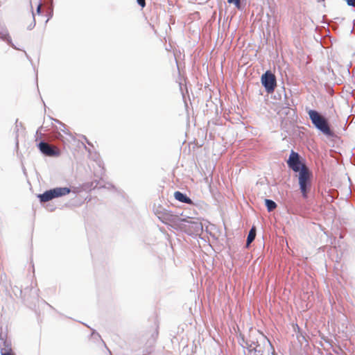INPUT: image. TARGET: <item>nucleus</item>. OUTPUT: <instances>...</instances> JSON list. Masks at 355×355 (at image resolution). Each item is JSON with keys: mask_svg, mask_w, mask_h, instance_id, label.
<instances>
[{"mask_svg": "<svg viewBox=\"0 0 355 355\" xmlns=\"http://www.w3.org/2000/svg\"><path fill=\"white\" fill-rule=\"evenodd\" d=\"M171 227L178 231L185 233L193 238L200 236L203 232V225L198 220L193 218H180L176 216L172 219Z\"/></svg>", "mask_w": 355, "mask_h": 355, "instance_id": "nucleus-1", "label": "nucleus"}, {"mask_svg": "<svg viewBox=\"0 0 355 355\" xmlns=\"http://www.w3.org/2000/svg\"><path fill=\"white\" fill-rule=\"evenodd\" d=\"M309 118L313 127L327 138H336L337 135L331 130L329 119L321 112L314 109L307 110Z\"/></svg>", "mask_w": 355, "mask_h": 355, "instance_id": "nucleus-2", "label": "nucleus"}, {"mask_svg": "<svg viewBox=\"0 0 355 355\" xmlns=\"http://www.w3.org/2000/svg\"><path fill=\"white\" fill-rule=\"evenodd\" d=\"M299 190L303 199H307L312 189L313 173L309 168H306L296 173Z\"/></svg>", "mask_w": 355, "mask_h": 355, "instance_id": "nucleus-3", "label": "nucleus"}, {"mask_svg": "<svg viewBox=\"0 0 355 355\" xmlns=\"http://www.w3.org/2000/svg\"><path fill=\"white\" fill-rule=\"evenodd\" d=\"M297 117H288V119L280 120V127L285 133V137H293L295 138H302L304 133L301 129H304L302 126H299L297 124Z\"/></svg>", "mask_w": 355, "mask_h": 355, "instance_id": "nucleus-4", "label": "nucleus"}, {"mask_svg": "<svg viewBox=\"0 0 355 355\" xmlns=\"http://www.w3.org/2000/svg\"><path fill=\"white\" fill-rule=\"evenodd\" d=\"M286 162L288 167L295 173L309 168L306 164V159L294 150H291Z\"/></svg>", "mask_w": 355, "mask_h": 355, "instance_id": "nucleus-5", "label": "nucleus"}, {"mask_svg": "<svg viewBox=\"0 0 355 355\" xmlns=\"http://www.w3.org/2000/svg\"><path fill=\"white\" fill-rule=\"evenodd\" d=\"M260 82L268 94H273L277 86V77L270 69L266 70L261 74Z\"/></svg>", "mask_w": 355, "mask_h": 355, "instance_id": "nucleus-6", "label": "nucleus"}, {"mask_svg": "<svg viewBox=\"0 0 355 355\" xmlns=\"http://www.w3.org/2000/svg\"><path fill=\"white\" fill-rule=\"evenodd\" d=\"M39 291L36 288L26 286L24 288V295L23 301L30 308H35L39 302Z\"/></svg>", "mask_w": 355, "mask_h": 355, "instance_id": "nucleus-7", "label": "nucleus"}, {"mask_svg": "<svg viewBox=\"0 0 355 355\" xmlns=\"http://www.w3.org/2000/svg\"><path fill=\"white\" fill-rule=\"evenodd\" d=\"M36 147L40 153L46 157H58L61 155V151L57 148L52 147L44 139H40L36 143Z\"/></svg>", "mask_w": 355, "mask_h": 355, "instance_id": "nucleus-8", "label": "nucleus"}, {"mask_svg": "<svg viewBox=\"0 0 355 355\" xmlns=\"http://www.w3.org/2000/svg\"><path fill=\"white\" fill-rule=\"evenodd\" d=\"M83 187L85 190H92V189H95L96 188H98V189L107 188L109 189H112L116 190L115 186L111 183H107V187H106L105 185H102L101 184V180H94L90 182L85 183L83 184Z\"/></svg>", "mask_w": 355, "mask_h": 355, "instance_id": "nucleus-9", "label": "nucleus"}, {"mask_svg": "<svg viewBox=\"0 0 355 355\" xmlns=\"http://www.w3.org/2000/svg\"><path fill=\"white\" fill-rule=\"evenodd\" d=\"M0 39L6 42L10 46L15 50L21 51V49L15 46L12 42L11 37L10 36L9 32L6 28H0Z\"/></svg>", "mask_w": 355, "mask_h": 355, "instance_id": "nucleus-10", "label": "nucleus"}, {"mask_svg": "<svg viewBox=\"0 0 355 355\" xmlns=\"http://www.w3.org/2000/svg\"><path fill=\"white\" fill-rule=\"evenodd\" d=\"M53 198H58L69 194L71 191V187H59L51 189Z\"/></svg>", "mask_w": 355, "mask_h": 355, "instance_id": "nucleus-11", "label": "nucleus"}, {"mask_svg": "<svg viewBox=\"0 0 355 355\" xmlns=\"http://www.w3.org/2000/svg\"><path fill=\"white\" fill-rule=\"evenodd\" d=\"M277 114L280 116V120L282 119H287L288 117H297L296 108L295 109H286V107H281V109L277 112Z\"/></svg>", "mask_w": 355, "mask_h": 355, "instance_id": "nucleus-12", "label": "nucleus"}, {"mask_svg": "<svg viewBox=\"0 0 355 355\" xmlns=\"http://www.w3.org/2000/svg\"><path fill=\"white\" fill-rule=\"evenodd\" d=\"M12 349L11 341L8 338L7 334L3 332L2 328L0 329V350Z\"/></svg>", "mask_w": 355, "mask_h": 355, "instance_id": "nucleus-13", "label": "nucleus"}, {"mask_svg": "<svg viewBox=\"0 0 355 355\" xmlns=\"http://www.w3.org/2000/svg\"><path fill=\"white\" fill-rule=\"evenodd\" d=\"M173 196L176 200L180 202L189 205H193L194 204L193 200L185 193H182L180 191H175Z\"/></svg>", "mask_w": 355, "mask_h": 355, "instance_id": "nucleus-14", "label": "nucleus"}, {"mask_svg": "<svg viewBox=\"0 0 355 355\" xmlns=\"http://www.w3.org/2000/svg\"><path fill=\"white\" fill-rule=\"evenodd\" d=\"M37 198H38L40 202L44 206V203L54 199L51 189L46 190L42 193L37 194Z\"/></svg>", "mask_w": 355, "mask_h": 355, "instance_id": "nucleus-15", "label": "nucleus"}, {"mask_svg": "<svg viewBox=\"0 0 355 355\" xmlns=\"http://www.w3.org/2000/svg\"><path fill=\"white\" fill-rule=\"evenodd\" d=\"M256 235H257V228L254 225H252L248 234L246 243H245V246L246 248H250V244L254 241Z\"/></svg>", "mask_w": 355, "mask_h": 355, "instance_id": "nucleus-16", "label": "nucleus"}, {"mask_svg": "<svg viewBox=\"0 0 355 355\" xmlns=\"http://www.w3.org/2000/svg\"><path fill=\"white\" fill-rule=\"evenodd\" d=\"M296 327L297 328V332L296 333V337L298 340V342L300 343L301 345H302L303 343H306V345L309 344V342L306 339V333L304 332L297 324H296Z\"/></svg>", "mask_w": 355, "mask_h": 355, "instance_id": "nucleus-17", "label": "nucleus"}, {"mask_svg": "<svg viewBox=\"0 0 355 355\" xmlns=\"http://www.w3.org/2000/svg\"><path fill=\"white\" fill-rule=\"evenodd\" d=\"M227 1L229 4L234 5L240 11L244 10L246 7V3L243 0H227Z\"/></svg>", "mask_w": 355, "mask_h": 355, "instance_id": "nucleus-18", "label": "nucleus"}, {"mask_svg": "<svg viewBox=\"0 0 355 355\" xmlns=\"http://www.w3.org/2000/svg\"><path fill=\"white\" fill-rule=\"evenodd\" d=\"M264 205L268 212L273 211L277 207V204L274 200L268 198L264 200Z\"/></svg>", "mask_w": 355, "mask_h": 355, "instance_id": "nucleus-19", "label": "nucleus"}, {"mask_svg": "<svg viewBox=\"0 0 355 355\" xmlns=\"http://www.w3.org/2000/svg\"><path fill=\"white\" fill-rule=\"evenodd\" d=\"M282 92H284V102L282 103V105L281 107H286V109H293L291 107V105L295 106L294 101L293 98L291 99V103L287 100V94L285 91V87H282Z\"/></svg>", "mask_w": 355, "mask_h": 355, "instance_id": "nucleus-20", "label": "nucleus"}, {"mask_svg": "<svg viewBox=\"0 0 355 355\" xmlns=\"http://www.w3.org/2000/svg\"><path fill=\"white\" fill-rule=\"evenodd\" d=\"M248 352H254V355H263V350L259 344H257L256 347H252L251 345L247 347Z\"/></svg>", "mask_w": 355, "mask_h": 355, "instance_id": "nucleus-21", "label": "nucleus"}, {"mask_svg": "<svg viewBox=\"0 0 355 355\" xmlns=\"http://www.w3.org/2000/svg\"><path fill=\"white\" fill-rule=\"evenodd\" d=\"M238 342L243 349H247V347H249L250 345L252 347V345H255L254 342H252V343L250 344L249 342L245 339L244 336L242 334H240L238 338Z\"/></svg>", "mask_w": 355, "mask_h": 355, "instance_id": "nucleus-22", "label": "nucleus"}, {"mask_svg": "<svg viewBox=\"0 0 355 355\" xmlns=\"http://www.w3.org/2000/svg\"><path fill=\"white\" fill-rule=\"evenodd\" d=\"M12 291L13 294L17 297H20L22 300L24 299V290L23 291L21 288L15 286L14 287H12Z\"/></svg>", "mask_w": 355, "mask_h": 355, "instance_id": "nucleus-23", "label": "nucleus"}, {"mask_svg": "<svg viewBox=\"0 0 355 355\" xmlns=\"http://www.w3.org/2000/svg\"><path fill=\"white\" fill-rule=\"evenodd\" d=\"M20 125V126H22V123L21 122H19L18 121V119L16 120L15 121V128H16V136H15V150L17 151V153L18 154L19 153V139H18V126Z\"/></svg>", "mask_w": 355, "mask_h": 355, "instance_id": "nucleus-24", "label": "nucleus"}, {"mask_svg": "<svg viewBox=\"0 0 355 355\" xmlns=\"http://www.w3.org/2000/svg\"><path fill=\"white\" fill-rule=\"evenodd\" d=\"M56 123H58V124H60L62 128L63 129L61 130V131L67 135H71V133L66 128V125L64 123H63L62 122L60 121L58 119H53Z\"/></svg>", "mask_w": 355, "mask_h": 355, "instance_id": "nucleus-25", "label": "nucleus"}, {"mask_svg": "<svg viewBox=\"0 0 355 355\" xmlns=\"http://www.w3.org/2000/svg\"><path fill=\"white\" fill-rule=\"evenodd\" d=\"M54 137H55V139L56 140H58V141L62 143L63 144H65L64 138L63 135L60 132H58V130L55 133Z\"/></svg>", "mask_w": 355, "mask_h": 355, "instance_id": "nucleus-26", "label": "nucleus"}, {"mask_svg": "<svg viewBox=\"0 0 355 355\" xmlns=\"http://www.w3.org/2000/svg\"><path fill=\"white\" fill-rule=\"evenodd\" d=\"M43 126L41 125L36 131L35 137V141L37 143L40 139H42V134L41 133V129H42Z\"/></svg>", "mask_w": 355, "mask_h": 355, "instance_id": "nucleus-27", "label": "nucleus"}, {"mask_svg": "<svg viewBox=\"0 0 355 355\" xmlns=\"http://www.w3.org/2000/svg\"><path fill=\"white\" fill-rule=\"evenodd\" d=\"M91 336L95 339H97V338L101 339L100 334L95 329H92Z\"/></svg>", "mask_w": 355, "mask_h": 355, "instance_id": "nucleus-28", "label": "nucleus"}, {"mask_svg": "<svg viewBox=\"0 0 355 355\" xmlns=\"http://www.w3.org/2000/svg\"><path fill=\"white\" fill-rule=\"evenodd\" d=\"M264 339H266V340L268 343V346H269L270 349L272 350L271 355H277L276 352H275V349H274L272 343H270V341L266 338H265Z\"/></svg>", "mask_w": 355, "mask_h": 355, "instance_id": "nucleus-29", "label": "nucleus"}, {"mask_svg": "<svg viewBox=\"0 0 355 355\" xmlns=\"http://www.w3.org/2000/svg\"><path fill=\"white\" fill-rule=\"evenodd\" d=\"M1 355H13L12 349H10V350L1 349Z\"/></svg>", "mask_w": 355, "mask_h": 355, "instance_id": "nucleus-30", "label": "nucleus"}, {"mask_svg": "<svg viewBox=\"0 0 355 355\" xmlns=\"http://www.w3.org/2000/svg\"><path fill=\"white\" fill-rule=\"evenodd\" d=\"M137 1V3L141 8H144L146 5V0H136Z\"/></svg>", "mask_w": 355, "mask_h": 355, "instance_id": "nucleus-31", "label": "nucleus"}, {"mask_svg": "<svg viewBox=\"0 0 355 355\" xmlns=\"http://www.w3.org/2000/svg\"><path fill=\"white\" fill-rule=\"evenodd\" d=\"M33 19L32 23L27 27V29L29 31L32 30L35 26V16H34L33 13Z\"/></svg>", "mask_w": 355, "mask_h": 355, "instance_id": "nucleus-32", "label": "nucleus"}, {"mask_svg": "<svg viewBox=\"0 0 355 355\" xmlns=\"http://www.w3.org/2000/svg\"><path fill=\"white\" fill-rule=\"evenodd\" d=\"M81 137L85 141V143L89 146H91L92 148H94V145L87 138L86 136L85 135H81Z\"/></svg>", "mask_w": 355, "mask_h": 355, "instance_id": "nucleus-33", "label": "nucleus"}, {"mask_svg": "<svg viewBox=\"0 0 355 355\" xmlns=\"http://www.w3.org/2000/svg\"><path fill=\"white\" fill-rule=\"evenodd\" d=\"M46 208L49 211H53L56 207L54 205L47 204Z\"/></svg>", "mask_w": 355, "mask_h": 355, "instance_id": "nucleus-34", "label": "nucleus"}, {"mask_svg": "<svg viewBox=\"0 0 355 355\" xmlns=\"http://www.w3.org/2000/svg\"><path fill=\"white\" fill-rule=\"evenodd\" d=\"M209 106L214 107L216 111L218 110L217 105L214 104V103L211 101H208L207 103H206V107H208Z\"/></svg>", "mask_w": 355, "mask_h": 355, "instance_id": "nucleus-35", "label": "nucleus"}, {"mask_svg": "<svg viewBox=\"0 0 355 355\" xmlns=\"http://www.w3.org/2000/svg\"><path fill=\"white\" fill-rule=\"evenodd\" d=\"M349 6L355 8V0H345Z\"/></svg>", "mask_w": 355, "mask_h": 355, "instance_id": "nucleus-36", "label": "nucleus"}, {"mask_svg": "<svg viewBox=\"0 0 355 355\" xmlns=\"http://www.w3.org/2000/svg\"><path fill=\"white\" fill-rule=\"evenodd\" d=\"M282 98V94L279 92H277L276 94L274 95V99L275 100H280Z\"/></svg>", "mask_w": 355, "mask_h": 355, "instance_id": "nucleus-37", "label": "nucleus"}, {"mask_svg": "<svg viewBox=\"0 0 355 355\" xmlns=\"http://www.w3.org/2000/svg\"><path fill=\"white\" fill-rule=\"evenodd\" d=\"M176 3L175 0H168V3L170 6H174Z\"/></svg>", "mask_w": 355, "mask_h": 355, "instance_id": "nucleus-38", "label": "nucleus"}, {"mask_svg": "<svg viewBox=\"0 0 355 355\" xmlns=\"http://www.w3.org/2000/svg\"><path fill=\"white\" fill-rule=\"evenodd\" d=\"M23 51L24 52L26 58L30 61L31 64H33V60H32L31 58L28 55V54L26 52V51L23 50Z\"/></svg>", "mask_w": 355, "mask_h": 355, "instance_id": "nucleus-39", "label": "nucleus"}, {"mask_svg": "<svg viewBox=\"0 0 355 355\" xmlns=\"http://www.w3.org/2000/svg\"><path fill=\"white\" fill-rule=\"evenodd\" d=\"M23 51L24 52L26 58L30 61L31 64H33V60H32L31 58L28 55V54L26 52V51L23 50Z\"/></svg>", "mask_w": 355, "mask_h": 355, "instance_id": "nucleus-40", "label": "nucleus"}, {"mask_svg": "<svg viewBox=\"0 0 355 355\" xmlns=\"http://www.w3.org/2000/svg\"><path fill=\"white\" fill-rule=\"evenodd\" d=\"M36 12H37V13L38 15H40L41 13V12H42L41 7H40V1L39 2V4H38V6H37V7L36 8Z\"/></svg>", "mask_w": 355, "mask_h": 355, "instance_id": "nucleus-41", "label": "nucleus"}, {"mask_svg": "<svg viewBox=\"0 0 355 355\" xmlns=\"http://www.w3.org/2000/svg\"><path fill=\"white\" fill-rule=\"evenodd\" d=\"M84 148L85 150L88 152L89 154H91V149L87 147L85 145H84Z\"/></svg>", "mask_w": 355, "mask_h": 355, "instance_id": "nucleus-42", "label": "nucleus"}, {"mask_svg": "<svg viewBox=\"0 0 355 355\" xmlns=\"http://www.w3.org/2000/svg\"><path fill=\"white\" fill-rule=\"evenodd\" d=\"M157 336H158V331H157V329H156V331H155V333L153 334V337H154V336H156V337H157Z\"/></svg>", "mask_w": 355, "mask_h": 355, "instance_id": "nucleus-43", "label": "nucleus"}, {"mask_svg": "<svg viewBox=\"0 0 355 355\" xmlns=\"http://www.w3.org/2000/svg\"><path fill=\"white\" fill-rule=\"evenodd\" d=\"M52 16H53V13H51V14L49 15V18L47 19L46 21H48V20H49L51 17H52Z\"/></svg>", "mask_w": 355, "mask_h": 355, "instance_id": "nucleus-44", "label": "nucleus"}, {"mask_svg": "<svg viewBox=\"0 0 355 355\" xmlns=\"http://www.w3.org/2000/svg\"><path fill=\"white\" fill-rule=\"evenodd\" d=\"M324 341H325L326 343H329V340H328V339H324Z\"/></svg>", "mask_w": 355, "mask_h": 355, "instance_id": "nucleus-45", "label": "nucleus"}, {"mask_svg": "<svg viewBox=\"0 0 355 355\" xmlns=\"http://www.w3.org/2000/svg\"><path fill=\"white\" fill-rule=\"evenodd\" d=\"M243 1H244L247 4L248 0H243Z\"/></svg>", "mask_w": 355, "mask_h": 355, "instance_id": "nucleus-46", "label": "nucleus"}, {"mask_svg": "<svg viewBox=\"0 0 355 355\" xmlns=\"http://www.w3.org/2000/svg\"><path fill=\"white\" fill-rule=\"evenodd\" d=\"M51 3H53V0H51Z\"/></svg>", "mask_w": 355, "mask_h": 355, "instance_id": "nucleus-47", "label": "nucleus"}]
</instances>
